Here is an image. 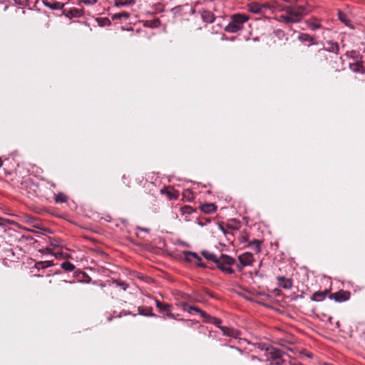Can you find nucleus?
Masks as SVG:
<instances>
[{"label": "nucleus", "instance_id": "nucleus-37", "mask_svg": "<svg viewBox=\"0 0 365 365\" xmlns=\"http://www.w3.org/2000/svg\"><path fill=\"white\" fill-rule=\"evenodd\" d=\"M193 253H194V252H190V251H185V252H183L185 259L187 262L194 263V262H195V259H194V257H190V256L188 255V254H193Z\"/></svg>", "mask_w": 365, "mask_h": 365}, {"label": "nucleus", "instance_id": "nucleus-46", "mask_svg": "<svg viewBox=\"0 0 365 365\" xmlns=\"http://www.w3.org/2000/svg\"><path fill=\"white\" fill-rule=\"evenodd\" d=\"M44 264L46 265V267H48L53 265V263L52 261H44Z\"/></svg>", "mask_w": 365, "mask_h": 365}, {"label": "nucleus", "instance_id": "nucleus-40", "mask_svg": "<svg viewBox=\"0 0 365 365\" xmlns=\"http://www.w3.org/2000/svg\"><path fill=\"white\" fill-rule=\"evenodd\" d=\"M78 1L81 4L83 3L86 5H93L97 3L98 0H78Z\"/></svg>", "mask_w": 365, "mask_h": 365}, {"label": "nucleus", "instance_id": "nucleus-29", "mask_svg": "<svg viewBox=\"0 0 365 365\" xmlns=\"http://www.w3.org/2000/svg\"><path fill=\"white\" fill-rule=\"evenodd\" d=\"M180 212L182 215L187 216L195 212V210L189 205H185L180 208Z\"/></svg>", "mask_w": 365, "mask_h": 365}, {"label": "nucleus", "instance_id": "nucleus-12", "mask_svg": "<svg viewBox=\"0 0 365 365\" xmlns=\"http://www.w3.org/2000/svg\"><path fill=\"white\" fill-rule=\"evenodd\" d=\"M349 68L354 73L365 74V63L361 60L349 63Z\"/></svg>", "mask_w": 365, "mask_h": 365}, {"label": "nucleus", "instance_id": "nucleus-11", "mask_svg": "<svg viewBox=\"0 0 365 365\" xmlns=\"http://www.w3.org/2000/svg\"><path fill=\"white\" fill-rule=\"evenodd\" d=\"M266 4L267 6V11H269L271 14L276 13L277 11H284V8L287 6L279 4L275 0L266 2Z\"/></svg>", "mask_w": 365, "mask_h": 365}, {"label": "nucleus", "instance_id": "nucleus-32", "mask_svg": "<svg viewBox=\"0 0 365 365\" xmlns=\"http://www.w3.org/2000/svg\"><path fill=\"white\" fill-rule=\"evenodd\" d=\"M190 257H194L195 262L194 264H197L200 267H205L206 265L201 262L202 259L199 257L196 253L188 254Z\"/></svg>", "mask_w": 365, "mask_h": 365}, {"label": "nucleus", "instance_id": "nucleus-31", "mask_svg": "<svg viewBox=\"0 0 365 365\" xmlns=\"http://www.w3.org/2000/svg\"><path fill=\"white\" fill-rule=\"evenodd\" d=\"M54 200L56 203H63L67 201V197L62 192L55 195Z\"/></svg>", "mask_w": 365, "mask_h": 365}, {"label": "nucleus", "instance_id": "nucleus-1", "mask_svg": "<svg viewBox=\"0 0 365 365\" xmlns=\"http://www.w3.org/2000/svg\"><path fill=\"white\" fill-rule=\"evenodd\" d=\"M309 11V10L305 6L295 4L287 6L284 8V13L279 15L277 19L279 21L285 24L298 23Z\"/></svg>", "mask_w": 365, "mask_h": 365}, {"label": "nucleus", "instance_id": "nucleus-16", "mask_svg": "<svg viewBox=\"0 0 365 365\" xmlns=\"http://www.w3.org/2000/svg\"><path fill=\"white\" fill-rule=\"evenodd\" d=\"M63 14L68 18L81 17L83 15L84 11L83 9L77 8H71L69 10H64Z\"/></svg>", "mask_w": 365, "mask_h": 365}, {"label": "nucleus", "instance_id": "nucleus-43", "mask_svg": "<svg viewBox=\"0 0 365 365\" xmlns=\"http://www.w3.org/2000/svg\"><path fill=\"white\" fill-rule=\"evenodd\" d=\"M117 285L119 286L123 290H126L128 287V284L124 282H116Z\"/></svg>", "mask_w": 365, "mask_h": 365}, {"label": "nucleus", "instance_id": "nucleus-22", "mask_svg": "<svg viewBox=\"0 0 365 365\" xmlns=\"http://www.w3.org/2000/svg\"><path fill=\"white\" fill-rule=\"evenodd\" d=\"M220 329L223 332L224 335L232 336L234 338H237L239 336V331L235 329L227 327H220Z\"/></svg>", "mask_w": 365, "mask_h": 365}, {"label": "nucleus", "instance_id": "nucleus-25", "mask_svg": "<svg viewBox=\"0 0 365 365\" xmlns=\"http://www.w3.org/2000/svg\"><path fill=\"white\" fill-rule=\"evenodd\" d=\"M202 255L205 259L210 260V261L213 262L214 263H215V262L217 259V257L215 254L211 253L207 250L202 251Z\"/></svg>", "mask_w": 365, "mask_h": 365}, {"label": "nucleus", "instance_id": "nucleus-41", "mask_svg": "<svg viewBox=\"0 0 365 365\" xmlns=\"http://www.w3.org/2000/svg\"><path fill=\"white\" fill-rule=\"evenodd\" d=\"M35 267L38 269H43L46 268V265L44 264V262L43 261L36 262L35 264Z\"/></svg>", "mask_w": 365, "mask_h": 365}, {"label": "nucleus", "instance_id": "nucleus-28", "mask_svg": "<svg viewBox=\"0 0 365 365\" xmlns=\"http://www.w3.org/2000/svg\"><path fill=\"white\" fill-rule=\"evenodd\" d=\"M160 21L159 20V19L146 21L145 23L144 24V25L145 26L150 27V28H157L160 26Z\"/></svg>", "mask_w": 365, "mask_h": 365}, {"label": "nucleus", "instance_id": "nucleus-30", "mask_svg": "<svg viewBox=\"0 0 365 365\" xmlns=\"http://www.w3.org/2000/svg\"><path fill=\"white\" fill-rule=\"evenodd\" d=\"M61 267L65 271L72 272L76 268L75 265L68 261L64 262L61 264Z\"/></svg>", "mask_w": 365, "mask_h": 365}, {"label": "nucleus", "instance_id": "nucleus-44", "mask_svg": "<svg viewBox=\"0 0 365 365\" xmlns=\"http://www.w3.org/2000/svg\"><path fill=\"white\" fill-rule=\"evenodd\" d=\"M218 226H219V229L224 233V234H226L227 232L225 229V227H223V223L222 222H220L218 223Z\"/></svg>", "mask_w": 365, "mask_h": 365}, {"label": "nucleus", "instance_id": "nucleus-3", "mask_svg": "<svg viewBox=\"0 0 365 365\" xmlns=\"http://www.w3.org/2000/svg\"><path fill=\"white\" fill-rule=\"evenodd\" d=\"M327 47L318 49L314 56L313 61L316 63H322L328 59L327 52H331L335 54L337 58V53L339 50V44L336 42L331 41H327Z\"/></svg>", "mask_w": 365, "mask_h": 365}, {"label": "nucleus", "instance_id": "nucleus-49", "mask_svg": "<svg viewBox=\"0 0 365 365\" xmlns=\"http://www.w3.org/2000/svg\"><path fill=\"white\" fill-rule=\"evenodd\" d=\"M325 365H334L332 364H326Z\"/></svg>", "mask_w": 365, "mask_h": 365}, {"label": "nucleus", "instance_id": "nucleus-50", "mask_svg": "<svg viewBox=\"0 0 365 365\" xmlns=\"http://www.w3.org/2000/svg\"><path fill=\"white\" fill-rule=\"evenodd\" d=\"M63 282L67 283V281L66 280H63Z\"/></svg>", "mask_w": 365, "mask_h": 365}, {"label": "nucleus", "instance_id": "nucleus-35", "mask_svg": "<svg viewBox=\"0 0 365 365\" xmlns=\"http://www.w3.org/2000/svg\"><path fill=\"white\" fill-rule=\"evenodd\" d=\"M274 34L276 37H277L279 39H282L284 38H285L286 39H287V38L286 37V34L284 33V31L283 30H281V29H277L274 31Z\"/></svg>", "mask_w": 365, "mask_h": 365}, {"label": "nucleus", "instance_id": "nucleus-27", "mask_svg": "<svg viewBox=\"0 0 365 365\" xmlns=\"http://www.w3.org/2000/svg\"><path fill=\"white\" fill-rule=\"evenodd\" d=\"M338 17L339 19L343 22L346 26H350V21L347 18V16L343 13L341 11H338Z\"/></svg>", "mask_w": 365, "mask_h": 365}, {"label": "nucleus", "instance_id": "nucleus-18", "mask_svg": "<svg viewBox=\"0 0 365 365\" xmlns=\"http://www.w3.org/2000/svg\"><path fill=\"white\" fill-rule=\"evenodd\" d=\"M201 18L205 23H212L216 19L215 14L212 11L207 10H203L201 11Z\"/></svg>", "mask_w": 365, "mask_h": 365}, {"label": "nucleus", "instance_id": "nucleus-9", "mask_svg": "<svg viewBox=\"0 0 365 365\" xmlns=\"http://www.w3.org/2000/svg\"><path fill=\"white\" fill-rule=\"evenodd\" d=\"M351 293L349 291L339 290L335 293L330 294L329 298L337 302H346L350 299Z\"/></svg>", "mask_w": 365, "mask_h": 365}, {"label": "nucleus", "instance_id": "nucleus-45", "mask_svg": "<svg viewBox=\"0 0 365 365\" xmlns=\"http://www.w3.org/2000/svg\"><path fill=\"white\" fill-rule=\"evenodd\" d=\"M102 21L103 22V24L102 25H110V20L108 18L103 19Z\"/></svg>", "mask_w": 365, "mask_h": 365}, {"label": "nucleus", "instance_id": "nucleus-33", "mask_svg": "<svg viewBox=\"0 0 365 365\" xmlns=\"http://www.w3.org/2000/svg\"><path fill=\"white\" fill-rule=\"evenodd\" d=\"M309 26L312 30H317L318 29H320L322 26L317 19H311L309 21Z\"/></svg>", "mask_w": 365, "mask_h": 365}, {"label": "nucleus", "instance_id": "nucleus-48", "mask_svg": "<svg viewBox=\"0 0 365 365\" xmlns=\"http://www.w3.org/2000/svg\"><path fill=\"white\" fill-rule=\"evenodd\" d=\"M3 165V161L1 160V158H0V168Z\"/></svg>", "mask_w": 365, "mask_h": 365}, {"label": "nucleus", "instance_id": "nucleus-23", "mask_svg": "<svg viewBox=\"0 0 365 365\" xmlns=\"http://www.w3.org/2000/svg\"><path fill=\"white\" fill-rule=\"evenodd\" d=\"M130 17V14L126 11L116 13L110 15L112 20L126 21Z\"/></svg>", "mask_w": 365, "mask_h": 365}, {"label": "nucleus", "instance_id": "nucleus-24", "mask_svg": "<svg viewBox=\"0 0 365 365\" xmlns=\"http://www.w3.org/2000/svg\"><path fill=\"white\" fill-rule=\"evenodd\" d=\"M261 243H262V242L260 240H254L250 242L249 247H251V249L253 251L258 253V252H260V251H261Z\"/></svg>", "mask_w": 365, "mask_h": 365}, {"label": "nucleus", "instance_id": "nucleus-36", "mask_svg": "<svg viewBox=\"0 0 365 365\" xmlns=\"http://www.w3.org/2000/svg\"><path fill=\"white\" fill-rule=\"evenodd\" d=\"M210 222L211 219L210 217H199L197 219V223L200 226H204Z\"/></svg>", "mask_w": 365, "mask_h": 365}, {"label": "nucleus", "instance_id": "nucleus-8", "mask_svg": "<svg viewBox=\"0 0 365 365\" xmlns=\"http://www.w3.org/2000/svg\"><path fill=\"white\" fill-rule=\"evenodd\" d=\"M267 4H260L258 2H251L247 5L248 10L254 14H265L267 12Z\"/></svg>", "mask_w": 365, "mask_h": 365}, {"label": "nucleus", "instance_id": "nucleus-26", "mask_svg": "<svg viewBox=\"0 0 365 365\" xmlns=\"http://www.w3.org/2000/svg\"><path fill=\"white\" fill-rule=\"evenodd\" d=\"M138 313L140 314H141V315L155 316V314H153L152 313V308L151 307L142 308V307H139L138 308Z\"/></svg>", "mask_w": 365, "mask_h": 365}, {"label": "nucleus", "instance_id": "nucleus-15", "mask_svg": "<svg viewBox=\"0 0 365 365\" xmlns=\"http://www.w3.org/2000/svg\"><path fill=\"white\" fill-rule=\"evenodd\" d=\"M43 4L46 7L53 10H61L64 6L63 3L55 0H43Z\"/></svg>", "mask_w": 365, "mask_h": 365}, {"label": "nucleus", "instance_id": "nucleus-2", "mask_svg": "<svg viewBox=\"0 0 365 365\" xmlns=\"http://www.w3.org/2000/svg\"><path fill=\"white\" fill-rule=\"evenodd\" d=\"M250 19L249 16L244 14H235L230 16V22L225 27L227 33H237L244 28V24Z\"/></svg>", "mask_w": 365, "mask_h": 365}, {"label": "nucleus", "instance_id": "nucleus-4", "mask_svg": "<svg viewBox=\"0 0 365 365\" xmlns=\"http://www.w3.org/2000/svg\"><path fill=\"white\" fill-rule=\"evenodd\" d=\"M181 307H182L183 310L187 311L190 314L192 313V312L199 313L200 314L201 317L203 318L205 322L213 324L216 327H219L220 329V327H222L220 326V324L222 323L221 319L209 315L204 311L201 310L199 307L189 306L186 302L182 303Z\"/></svg>", "mask_w": 365, "mask_h": 365}, {"label": "nucleus", "instance_id": "nucleus-47", "mask_svg": "<svg viewBox=\"0 0 365 365\" xmlns=\"http://www.w3.org/2000/svg\"><path fill=\"white\" fill-rule=\"evenodd\" d=\"M250 359L252 361H259L260 360L256 356H254V355H251L250 356Z\"/></svg>", "mask_w": 365, "mask_h": 365}, {"label": "nucleus", "instance_id": "nucleus-14", "mask_svg": "<svg viewBox=\"0 0 365 365\" xmlns=\"http://www.w3.org/2000/svg\"><path fill=\"white\" fill-rule=\"evenodd\" d=\"M277 285L283 289H289L292 287V280L284 277H277Z\"/></svg>", "mask_w": 365, "mask_h": 365}, {"label": "nucleus", "instance_id": "nucleus-20", "mask_svg": "<svg viewBox=\"0 0 365 365\" xmlns=\"http://www.w3.org/2000/svg\"><path fill=\"white\" fill-rule=\"evenodd\" d=\"M329 293V291L328 289L316 292L312 295L311 299L315 302H321L325 299V297L328 295Z\"/></svg>", "mask_w": 365, "mask_h": 365}, {"label": "nucleus", "instance_id": "nucleus-34", "mask_svg": "<svg viewBox=\"0 0 365 365\" xmlns=\"http://www.w3.org/2000/svg\"><path fill=\"white\" fill-rule=\"evenodd\" d=\"M134 2L133 0H115V4L117 6L129 5Z\"/></svg>", "mask_w": 365, "mask_h": 365}, {"label": "nucleus", "instance_id": "nucleus-6", "mask_svg": "<svg viewBox=\"0 0 365 365\" xmlns=\"http://www.w3.org/2000/svg\"><path fill=\"white\" fill-rule=\"evenodd\" d=\"M155 305L157 308L159 309L160 312L163 315L175 319V315L172 313V305L168 303L162 302L159 300H155Z\"/></svg>", "mask_w": 365, "mask_h": 365}, {"label": "nucleus", "instance_id": "nucleus-17", "mask_svg": "<svg viewBox=\"0 0 365 365\" xmlns=\"http://www.w3.org/2000/svg\"><path fill=\"white\" fill-rule=\"evenodd\" d=\"M200 209L205 214H211L217 210V206L214 203L209 202L200 205Z\"/></svg>", "mask_w": 365, "mask_h": 365}, {"label": "nucleus", "instance_id": "nucleus-21", "mask_svg": "<svg viewBox=\"0 0 365 365\" xmlns=\"http://www.w3.org/2000/svg\"><path fill=\"white\" fill-rule=\"evenodd\" d=\"M197 21H198L197 20L194 19L187 20V31L190 32H192V31L200 30L202 28L199 24H197Z\"/></svg>", "mask_w": 365, "mask_h": 365}, {"label": "nucleus", "instance_id": "nucleus-10", "mask_svg": "<svg viewBox=\"0 0 365 365\" xmlns=\"http://www.w3.org/2000/svg\"><path fill=\"white\" fill-rule=\"evenodd\" d=\"M261 349H264L266 351V356L268 360L274 361L279 355L282 354V351L278 349H276L273 346H265V345H262Z\"/></svg>", "mask_w": 365, "mask_h": 365}, {"label": "nucleus", "instance_id": "nucleus-13", "mask_svg": "<svg viewBox=\"0 0 365 365\" xmlns=\"http://www.w3.org/2000/svg\"><path fill=\"white\" fill-rule=\"evenodd\" d=\"M298 39L301 41V42H307L308 43V47H310L311 46H313V45H317V39L314 36H312L308 34H305V33H303V34H301L299 36H298Z\"/></svg>", "mask_w": 365, "mask_h": 365}, {"label": "nucleus", "instance_id": "nucleus-38", "mask_svg": "<svg viewBox=\"0 0 365 365\" xmlns=\"http://www.w3.org/2000/svg\"><path fill=\"white\" fill-rule=\"evenodd\" d=\"M183 197H187V200L188 201H192L194 199V196H193L192 192L190 190H187L184 191Z\"/></svg>", "mask_w": 365, "mask_h": 365}, {"label": "nucleus", "instance_id": "nucleus-5", "mask_svg": "<svg viewBox=\"0 0 365 365\" xmlns=\"http://www.w3.org/2000/svg\"><path fill=\"white\" fill-rule=\"evenodd\" d=\"M215 264L223 272L232 274L234 270L231 266L235 264V259L229 255L222 254L220 257H217Z\"/></svg>", "mask_w": 365, "mask_h": 365}, {"label": "nucleus", "instance_id": "nucleus-7", "mask_svg": "<svg viewBox=\"0 0 365 365\" xmlns=\"http://www.w3.org/2000/svg\"><path fill=\"white\" fill-rule=\"evenodd\" d=\"M240 264H237L238 269L242 270L243 267L250 266L254 261L253 255L250 252H245L238 257Z\"/></svg>", "mask_w": 365, "mask_h": 365}, {"label": "nucleus", "instance_id": "nucleus-39", "mask_svg": "<svg viewBox=\"0 0 365 365\" xmlns=\"http://www.w3.org/2000/svg\"><path fill=\"white\" fill-rule=\"evenodd\" d=\"M284 360L282 359V354L278 356V357L272 362V364L275 365H282L284 363Z\"/></svg>", "mask_w": 365, "mask_h": 365}, {"label": "nucleus", "instance_id": "nucleus-19", "mask_svg": "<svg viewBox=\"0 0 365 365\" xmlns=\"http://www.w3.org/2000/svg\"><path fill=\"white\" fill-rule=\"evenodd\" d=\"M161 193L166 194L169 200H176L179 197V192L173 188H165L161 190Z\"/></svg>", "mask_w": 365, "mask_h": 365}, {"label": "nucleus", "instance_id": "nucleus-42", "mask_svg": "<svg viewBox=\"0 0 365 365\" xmlns=\"http://www.w3.org/2000/svg\"><path fill=\"white\" fill-rule=\"evenodd\" d=\"M212 32L217 34L218 32H220L221 31L222 26L220 25V24H217L215 26H213L212 27Z\"/></svg>", "mask_w": 365, "mask_h": 365}]
</instances>
